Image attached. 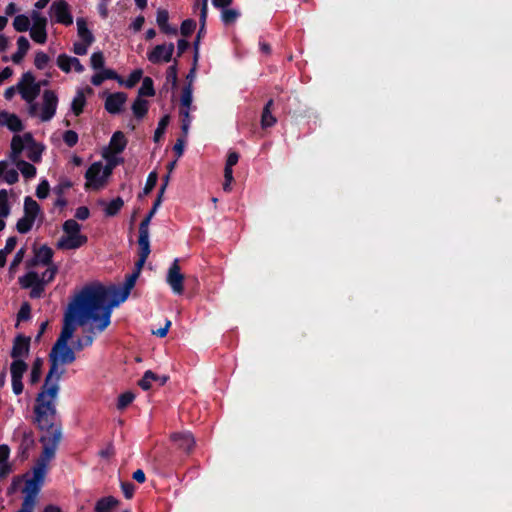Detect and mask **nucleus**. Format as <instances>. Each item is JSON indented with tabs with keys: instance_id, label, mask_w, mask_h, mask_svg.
Returning a JSON list of instances; mask_svg holds the SVG:
<instances>
[{
	"instance_id": "nucleus-1",
	"label": "nucleus",
	"mask_w": 512,
	"mask_h": 512,
	"mask_svg": "<svg viewBox=\"0 0 512 512\" xmlns=\"http://www.w3.org/2000/svg\"><path fill=\"white\" fill-rule=\"evenodd\" d=\"M126 299L116 286L88 285L81 289L64 314L60 335L49 354L50 369L46 377L60 382L65 372L63 366L76 360L75 349L69 346V341L77 325L91 324V332H103L111 323L113 309Z\"/></svg>"
},
{
	"instance_id": "nucleus-2",
	"label": "nucleus",
	"mask_w": 512,
	"mask_h": 512,
	"mask_svg": "<svg viewBox=\"0 0 512 512\" xmlns=\"http://www.w3.org/2000/svg\"><path fill=\"white\" fill-rule=\"evenodd\" d=\"M60 390L59 382L45 378L41 392L37 395L34 406L35 423L43 432L40 442L43 451L32 470V476L25 482V494L22 507L18 512H33L36 498L39 494L48 470L50 461L54 458L62 433L56 425V401Z\"/></svg>"
},
{
	"instance_id": "nucleus-3",
	"label": "nucleus",
	"mask_w": 512,
	"mask_h": 512,
	"mask_svg": "<svg viewBox=\"0 0 512 512\" xmlns=\"http://www.w3.org/2000/svg\"><path fill=\"white\" fill-rule=\"evenodd\" d=\"M162 196L158 195L156 201L153 204L152 209L147 214V216L142 220V222L139 225V238H138V244H139V258L135 264L134 271L127 275L125 278V281L122 286H119L118 288L123 291V297L128 298L130 295V292L132 288L134 287L136 280L138 279L140 272L151 252L150 250V241H149V225L151 222V219L153 218L154 214L156 213L158 207L161 204Z\"/></svg>"
},
{
	"instance_id": "nucleus-4",
	"label": "nucleus",
	"mask_w": 512,
	"mask_h": 512,
	"mask_svg": "<svg viewBox=\"0 0 512 512\" xmlns=\"http://www.w3.org/2000/svg\"><path fill=\"white\" fill-rule=\"evenodd\" d=\"M44 147L37 143L31 133L14 135L11 140V161L24 160L27 158L31 162L41 161Z\"/></svg>"
},
{
	"instance_id": "nucleus-5",
	"label": "nucleus",
	"mask_w": 512,
	"mask_h": 512,
	"mask_svg": "<svg viewBox=\"0 0 512 512\" xmlns=\"http://www.w3.org/2000/svg\"><path fill=\"white\" fill-rule=\"evenodd\" d=\"M58 107V96L53 90H45L41 101L27 105L29 116L39 119L41 122H49L56 114Z\"/></svg>"
},
{
	"instance_id": "nucleus-6",
	"label": "nucleus",
	"mask_w": 512,
	"mask_h": 512,
	"mask_svg": "<svg viewBox=\"0 0 512 512\" xmlns=\"http://www.w3.org/2000/svg\"><path fill=\"white\" fill-rule=\"evenodd\" d=\"M62 229L63 235L56 244L58 249L75 250L87 242V237L81 233V225L76 220H66Z\"/></svg>"
},
{
	"instance_id": "nucleus-7",
	"label": "nucleus",
	"mask_w": 512,
	"mask_h": 512,
	"mask_svg": "<svg viewBox=\"0 0 512 512\" xmlns=\"http://www.w3.org/2000/svg\"><path fill=\"white\" fill-rule=\"evenodd\" d=\"M111 175L103 162L92 163L85 173V189L92 191L104 189L108 185Z\"/></svg>"
},
{
	"instance_id": "nucleus-8",
	"label": "nucleus",
	"mask_w": 512,
	"mask_h": 512,
	"mask_svg": "<svg viewBox=\"0 0 512 512\" xmlns=\"http://www.w3.org/2000/svg\"><path fill=\"white\" fill-rule=\"evenodd\" d=\"M19 94L26 104L33 103L40 93V83L31 72L24 73L18 81Z\"/></svg>"
},
{
	"instance_id": "nucleus-9",
	"label": "nucleus",
	"mask_w": 512,
	"mask_h": 512,
	"mask_svg": "<svg viewBox=\"0 0 512 512\" xmlns=\"http://www.w3.org/2000/svg\"><path fill=\"white\" fill-rule=\"evenodd\" d=\"M49 14L53 22L69 26L73 23L70 7L65 0H55L50 8Z\"/></svg>"
},
{
	"instance_id": "nucleus-10",
	"label": "nucleus",
	"mask_w": 512,
	"mask_h": 512,
	"mask_svg": "<svg viewBox=\"0 0 512 512\" xmlns=\"http://www.w3.org/2000/svg\"><path fill=\"white\" fill-rule=\"evenodd\" d=\"M22 288H31L30 297L40 298L43 295L45 285L39 282V274L35 271H29L18 279Z\"/></svg>"
},
{
	"instance_id": "nucleus-11",
	"label": "nucleus",
	"mask_w": 512,
	"mask_h": 512,
	"mask_svg": "<svg viewBox=\"0 0 512 512\" xmlns=\"http://www.w3.org/2000/svg\"><path fill=\"white\" fill-rule=\"evenodd\" d=\"M174 50L173 43L159 44L147 53V59L152 64L168 63L172 60Z\"/></svg>"
},
{
	"instance_id": "nucleus-12",
	"label": "nucleus",
	"mask_w": 512,
	"mask_h": 512,
	"mask_svg": "<svg viewBox=\"0 0 512 512\" xmlns=\"http://www.w3.org/2000/svg\"><path fill=\"white\" fill-rule=\"evenodd\" d=\"M166 282L170 286L174 294L180 295L183 293L184 275L180 272L178 259H174L173 263L169 267Z\"/></svg>"
},
{
	"instance_id": "nucleus-13",
	"label": "nucleus",
	"mask_w": 512,
	"mask_h": 512,
	"mask_svg": "<svg viewBox=\"0 0 512 512\" xmlns=\"http://www.w3.org/2000/svg\"><path fill=\"white\" fill-rule=\"evenodd\" d=\"M27 371V364L23 360H13L10 366L12 389L16 395L23 392L22 377Z\"/></svg>"
},
{
	"instance_id": "nucleus-14",
	"label": "nucleus",
	"mask_w": 512,
	"mask_h": 512,
	"mask_svg": "<svg viewBox=\"0 0 512 512\" xmlns=\"http://www.w3.org/2000/svg\"><path fill=\"white\" fill-rule=\"evenodd\" d=\"M57 66L65 73H69L72 70L77 73L84 71V66L80 63L76 57L69 56L67 54H60L56 60Z\"/></svg>"
},
{
	"instance_id": "nucleus-15",
	"label": "nucleus",
	"mask_w": 512,
	"mask_h": 512,
	"mask_svg": "<svg viewBox=\"0 0 512 512\" xmlns=\"http://www.w3.org/2000/svg\"><path fill=\"white\" fill-rule=\"evenodd\" d=\"M126 100L127 95L123 92L108 94L105 100V109L110 114H118L121 112Z\"/></svg>"
},
{
	"instance_id": "nucleus-16",
	"label": "nucleus",
	"mask_w": 512,
	"mask_h": 512,
	"mask_svg": "<svg viewBox=\"0 0 512 512\" xmlns=\"http://www.w3.org/2000/svg\"><path fill=\"white\" fill-rule=\"evenodd\" d=\"M53 255H54V252L49 246L41 245L38 248H34L33 263L35 265H43V266L54 265L52 263Z\"/></svg>"
},
{
	"instance_id": "nucleus-17",
	"label": "nucleus",
	"mask_w": 512,
	"mask_h": 512,
	"mask_svg": "<svg viewBox=\"0 0 512 512\" xmlns=\"http://www.w3.org/2000/svg\"><path fill=\"white\" fill-rule=\"evenodd\" d=\"M19 179L17 169H15L8 161H0V180L12 185Z\"/></svg>"
},
{
	"instance_id": "nucleus-18",
	"label": "nucleus",
	"mask_w": 512,
	"mask_h": 512,
	"mask_svg": "<svg viewBox=\"0 0 512 512\" xmlns=\"http://www.w3.org/2000/svg\"><path fill=\"white\" fill-rule=\"evenodd\" d=\"M86 93L91 94L92 89L90 87L78 89L71 102V111L75 116H79L83 112L86 105Z\"/></svg>"
},
{
	"instance_id": "nucleus-19",
	"label": "nucleus",
	"mask_w": 512,
	"mask_h": 512,
	"mask_svg": "<svg viewBox=\"0 0 512 512\" xmlns=\"http://www.w3.org/2000/svg\"><path fill=\"white\" fill-rule=\"evenodd\" d=\"M0 125L6 126L13 132H18L23 129L21 119L17 115L6 111L0 112Z\"/></svg>"
},
{
	"instance_id": "nucleus-20",
	"label": "nucleus",
	"mask_w": 512,
	"mask_h": 512,
	"mask_svg": "<svg viewBox=\"0 0 512 512\" xmlns=\"http://www.w3.org/2000/svg\"><path fill=\"white\" fill-rule=\"evenodd\" d=\"M172 441L180 448L189 452L195 445V440L190 432L174 433L171 436Z\"/></svg>"
},
{
	"instance_id": "nucleus-21",
	"label": "nucleus",
	"mask_w": 512,
	"mask_h": 512,
	"mask_svg": "<svg viewBox=\"0 0 512 512\" xmlns=\"http://www.w3.org/2000/svg\"><path fill=\"white\" fill-rule=\"evenodd\" d=\"M15 436L21 437L19 445L20 453L26 457L27 451L34 445V437L30 430L19 428L15 432Z\"/></svg>"
},
{
	"instance_id": "nucleus-22",
	"label": "nucleus",
	"mask_w": 512,
	"mask_h": 512,
	"mask_svg": "<svg viewBox=\"0 0 512 512\" xmlns=\"http://www.w3.org/2000/svg\"><path fill=\"white\" fill-rule=\"evenodd\" d=\"M167 380V376H159L151 370H147L138 384L143 390H148L151 388L152 382H158L159 385H164Z\"/></svg>"
},
{
	"instance_id": "nucleus-23",
	"label": "nucleus",
	"mask_w": 512,
	"mask_h": 512,
	"mask_svg": "<svg viewBox=\"0 0 512 512\" xmlns=\"http://www.w3.org/2000/svg\"><path fill=\"white\" fill-rule=\"evenodd\" d=\"M29 352V339L24 337H17L15 339L11 356L14 360H21L20 358L27 355Z\"/></svg>"
},
{
	"instance_id": "nucleus-24",
	"label": "nucleus",
	"mask_w": 512,
	"mask_h": 512,
	"mask_svg": "<svg viewBox=\"0 0 512 512\" xmlns=\"http://www.w3.org/2000/svg\"><path fill=\"white\" fill-rule=\"evenodd\" d=\"M30 49V43L25 36H20L17 39V51L10 57L11 61L15 64L21 63L25 55Z\"/></svg>"
},
{
	"instance_id": "nucleus-25",
	"label": "nucleus",
	"mask_w": 512,
	"mask_h": 512,
	"mask_svg": "<svg viewBox=\"0 0 512 512\" xmlns=\"http://www.w3.org/2000/svg\"><path fill=\"white\" fill-rule=\"evenodd\" d=\"M107 79H113L116 80L118 83H122V78L111 69H103L102 71L94 74L91 78V83L94 86H99Z\"/></svg>"
},
{
	"instance_id": "nucleus-26",
	"label": "nucleus",
	"mask_w": 512,
	"mask_h": 512,
	"mask_svg": "<svg viewBox=\"0 0 512 512\" xmlns=\"http://www.w3.org/2000/svg\"><path fill=\"white\" fill-rule=\"evenodd\" d=\"M126 145L127 140L125 135L121 131H117L112 135L109 146L104 150H111L115 153H121L125 149Z\"/></svg>"
},
{
	"instance_id": "nucleus-27",
	"label": "nucleus",
	"mask_w": 512,
	"mask_h": 512,
	"mask_svg": "<svg viewBox=\"0 0 512 512\" xmlns=\"http://www.w3.org/2000/svg\"><path fill=\"white\" fill-rule=\"evenodd\" d=\"M119 501L113 496H107L99 499L95 504V512H112Z\"/></svg>"
},
{
	"instance_id": "nucleus-28",
	"label": "nucleus",
	"mask_w": 512,
	"mask_h": 512,
	"mask_svg": "<svg viewBox=\"0 0 512 512\" xmlns=\"http://www.w3.org/2000/svg\"><path fill=\"white\" fill-rule=\"evenodd\" d=\"M119 153L112 152L111 150H103L102 156L106 160L104 166L112 174L114 168L123 163L124 159L118 156Z\"/></svg>"
},
{
	"instance_id": "nucleus-29",
	"label": "nucleus",
	"mask_w": 512,
	"mask_h": 512,
	"mask_svg": "<svg viewBox=\"0 0 512 512\" xmlns=\"http://www.w3.org/2000/svg\"><path fill=\"white\" fill-rule=\"evenodd\" d=\"M10 455V449L8 445L2 444L0 445V477L4 478L7 476L10 471V465L8 463V458Z\"/></svg>"
},
{
	"instance_id": "nucleus-30",
	"label": "nucleus",
	"mask_w": 512,
	"mask_h": 512,
	"mask_svg": "<svg viewBox=\"0 0 512 512\" xmlns=\"http://www.w3.org/2000/svg\"><path fill=\"white\" fill-rule=\"evenodd\" d=\"M272 106L273 100L270 99L263 108V112L261 115V127L264 129L272 127L277 122L276 117L273 116L271 112Z\"/></svg>"
},
{
	"instance_id": "nucleus-31",
	"label": "nucleus",
	"mask_w": 512,
	"mask_h": 512,
	"mask_svg": "<svg viewBox=\"0 0 512 512\" xmlns=\"http://www.w3.org/2000/svg\"><path fill=\"white\" fill-rule=\"evenodd\" d=\"M31 39L37 44H45L47 41V25L31 26L29 29Z\"/></svg>"
},
{
	"instance_id": "nucleus-32",
	"label": "nucleus",
	"mask_w": 512,
	"mask_h": 512,
	"mask_svg": "<svg viewBox=\"0 0 512 512\" xmlns=\"http://www.w3.org/2000/svg\"><path fill=\"white\" fill-rule=\"evenodd\" d=\"M76 25H77V33H78L79 38L82 41L92 44L94 41V36L91 33V31L88 29L86 21L83 18H78L76 20Z\"/></svg>"
},
{
	"instance_id": "nucleus-33",
	"label": "nucleus",
	"mask_w": 512,
	"mask_h": 512,
	"mask_svg": "<svg viewBox=\"0 0 512 512\" xmlns=\"http://www.w3.org/2000/svg\"><path fill=\"white\" fill-rule=\"evenodd\" d=\"M16 166L17 170H19L23 177L30 179L35 177L36 168L31 163L26 162L25 160L12 161Z\"/></svg>"
},
{
	"instance_id": "nucleus-34",
	"label": "nucleus",
	"mask_w": 512,
	"mask_h": 512,
	"mask_svg": "<svg viewBox=\"0 0 512 512\" xmlns=\"http://www.w3.org/2000/svg\"><path fill=\"white\" fill-rule=\"evenodd\" d=\"M88 325L90 326L89 333L87 335H84L81 338H78L74 342L73 347H74L75 351H81L84 348L89 347L93 344V342H94L93 334L98 333V332L97 331L91 332V324H88Z\"/></svg>"
},
{
	"instance_id": "nucleus-35",
	"label": "nucleus",
	"mask_w": 512,
	"mask_h": 512,
	"mask_svg": "<svg viewBox=\"0 0 512 512\" xmlns=\"http://www.w3.org/2000/svg\"><path fill=\"white\" fill-rule=\"evenodd\" d=\"M13 27L17 32H26L31 28L30 18L27 15H17L13 20Z\"/></svg>"
},
{
	"instance_id": "nucleus-36",
	"label": "nucleus",
	"mask_w": 512,
	"mask_h": 512,
	"mask_svg": "<svg viewBox=\"0 0 512 512\" xmlns=\"http://www.w3.org/2000/svg\"><path fill=\"white\" fill-rule=\"evenodd\" d=\"M39 212L40 207L38 203L31 197H26L24 200V214L36 219Z\"/></svg>"
},
{
	"instance_id": "nucleus-37",
	"label": "nucleus",
	"mask_w": 512,
	"mask_h": 512,
	"mask_svg": "<svg viewBox=\"0 0 512 512\" xmlns=\"http://www.w3.org/2000/svg\"><path fill=\"white\" fill-rule=\"evenodd\" d=\"M102 204L105 205V214L107 216H114L121 210L124 205V201L121 197H117L109 203L103 202Z\"/></svg>"
},
{
	"instance_id": "nucleus-38",
	"label": "nucleus",
	"mask_w": 512,
	"mask_h": 512,
	"mask_svg": "<svg viewBox=\"0 0 512 512\" xmlns=\"http://www.w3.org/2000/svg\"><path fill=\"white\" fill-rule=\"evenodd\" d=\"M10 214L9 192L6 189L0 190V218H6Z\"/></svg>"
},
{
	"instance_id": "nucleus-39",
	"label": "nucleus",
	"mask_w": 512,
	"mask_h": 512,
	"mask_svg": "<svg viewBox=\"0 0 512 512\" xmlns=\"http://www.w3.org/2000/svg\"><path fill=\"white\" fill-rule=\"evenodd\" d=\"M132 111L137 118L144 117L148 111V102L138 97L132 105Z\"/></svg>"
},
{
	"instance_id": "nucleus-40",
	"label": "nucleus",
	"mask_w": 512,
	"mask_h": 512,
	"mask_svg": "<svg viewBox=\"0 0 512 512\" xmlns=\"http://www.w3.org/2000/svg\"><path fill=\"white\" fill-rule=\"evenodd\" d=\"M193 101V95H192V86L188 84L184 87L180 99V103L182 106L181 110H188L190 109Z\"/></svg>"
},
{
	"instance_id": "nucleus-41",
	"label": "nucleus",
	"mask_w": 512,
	"mask_h": 512,
	"mask_svg": "<svg viewBox=\"0 0 512 512\" xmlns=\"http://www.w3.org/2000/svg\"><path fill=\"white\" fill-rule=\"evenodd\" d=\"M36 219L24 214L17 222L16 228L19 233L25 234L29 232Z\"/></svg>"
},
{
	"instance_id": "nucleus-42",
	"label": "nucleus",
	"mask_w": 512,
	"mask_h": 512,
	"mask_svg": "<svg viewBox=\"0 0 512 512\" xmlns=\"http://www.w3.org/2000/svg\"><path fill=\"white\" fill-rule=\"evenodd\" d=\"M42 365H43V360L40 359V358H37L33 365H32V369H31V373H30V383L31 384H36L39 382L40 378H41V374H42Z\"/></svg>"
},
{
	"instance_id": "nucleus-43",
	"label": "nucleus",
	"mask_w": 512,
	"mask_h": 512,
	"mask_svg": "<svg viewBox=\"0 0 512 512\" xmlns=\"http://www.w3.org/2000/svg\"><path fill=\"white\" fill-rule=\"evenodd\" d=\"M155 95V89L153 85V80L150 77H145L142 81V85L139 89V96H149L152 97Z\"/></svg>"
},
{
	"instance_id": "nucleus-44",
	"label": "nucleus",
	"mask_w": 512,
	"mask_h": 512,
	"mask_svg": "<svg viewBox=\"0 0 512 512\" xmlns=\"http://www.w3.org/2000/svg\"><path fill=\"white\" fill-rule=\"evenodd\" d=\"M143 72L141 69H136L128 76L126 80L122 79V83L120 85H124L127 88L134 87L142 78Z\"/></svg>"
},
{
	"instance_id": "nucleus-45",
	"label": "nucleus",
	"mask_w": 512,
	"mask_h": 512,
	"mask_svg": "<svg viewBox=\"0 0 512 512\" xmlns=\"http://www.w3.org/2000/svg\"><path fill=\"white\" fill-rule=\"evenodd\" d=\"M47 267L48 268L46 269V271H44L42 275H39V282H41L44 285L53 281L58 272V267L56 265H49Z\"/></svg>"
},
{
	"instance_id": "nucleus-46",
	"label": "nucleus",
	"mask_w": 512,
	"mask_h": 512,
	"mask_svg": "<svg viewBox=\"0 0 512 512\" xmlns=\"http://www.w3.org/2000/svg\"><path fill=\"white\" fill-rule=\"evenodd\" d=\"M240 13L236 9L224 8L221 12V20L224 24H232L239 17Z\"/></svg>"
},
{
	"instance_id": "nucleus-47",
	"label": "nucleus",
	"mask_w": 512,
	"mask_h": 512,
	"mask_svg": "<svg viewBox=\"0 0 512 512\" xmlns=\"http://www.w3.org/2000/svg\"><path fill=\"white\" fill-rule=\"evenodd\" d=\"M170 122V117L169 115H165L163 116L160 121L158 122V126L155 130V133H154V141L155 142H159L160 139L162 138V136L164 135L165 133V130L168 126Z\"/></svg>"
},
{
	"instance_id": "nucleus-48",
	"label": "nucleus",
	"mask_w": 512,
	"mask_h": 512,
	"mask_svg": "<svg viewBox=\"0 0 512 512\" xmlns=\"http://www.w3.org/2000/svg\"><path fill=\"white\" fill-rule=\"evenodd\" d=\"M30 23L32 22L31 26H37V25H48V19L46 16H44L39 10L33 9L30 14Z\"/></svg>"
},
{
	"instance_id": "nucleus-49",
	"label": "nucleus",
	"mask_w": 512,
	"mask_h": 512,
	"mask_svg": "<svg viewBox=\"0 0 512 512\" xmlns=\"http://www.w3.org/2000/svg\"><path fill=\"white\" fill-rule=\"evenodd\" d=\"M48 62H49V57L46 53H44L42 51H38L35 54L34 65L36 66L37 69H40V70L45 69Z\"/></svg>"
},
{
	"instance_id": "nucleus-50",
	"label": "nucleus",
	"mask_w": 512,
	"mask_h": 512,
	"mask_svg": "<svg viewBox=\"0 0 512 512\" xmlns=\"http://www.w3.org/2000/svg\"><path fill=\"white\" fill-rule=\"evenodd\" d=\"M91 67L94 70L102 69L104 67V56L103 53L98 51L94 52L90 58Z\"/></svg>"
},
{
	"instance_id": "nucleus-51",
	"label": "nucleus",
	"mask_w": 512,
	"mask_h": 512,
	"mask_svg": "<svg viewBox=\"0 0 512 512\" xmlns=\"http://www.w3.org/2000/svg\"><path fill=\"white\" fill-rule=\"evenodd\" d=\"M134 398H135V396L131 392H125V393L121 394L118 398V403H117L118 409L122 410V409L126 408L129 404L132 403Z\"/></svg>"
},
{
	"instance_id": "nucleus-52",
	"label": "nucleus",
	"mask_w": 512,
	"mask_h": 512,
	"mask_svg": "<svg viewBox=\"0 0 512 512\" xmlns=\"http://www.w3.org/2000/svg\"><path fill=\"white\" fill-rule=\"evenodd\" d=\"M180 116L182 118V120H181V122H182L181 129H182V132H183L184 136L186 137L188 132H189V128H190V124H191V117H190V114H189L188 110H181L180 111Z\"/></svg>"
},
{
	"instance_id": "nucleus-53",
	"label": "nucleus",
	"mask_w": 512,
	"mask_h": 512,
	"mask_svg": "<svg viewBox=\"0 0 512 512\" xmlns=\"http://www.w3.org/2000/svg\"><path fill=\"white\" fill-rule=\"evenodd\" d=\"M157 179V173L154 171L148 175L145 187L143 189V194L147 195L153 190L157 183Z\"/></svg>"
},
{
	"instance_id": "nucleus-54",
	"label": "nucleus",
	"mask_w": 512,
	"mask_h": 512,
	"mask_svg": "<svg viewBox=\"0 0 512 512\" xmlns=\"http://www.w3.org/2000/svg\"><path fill=\"white\" fill-rule=\"evenodd\" d=\"M49 189H50V186H49L48 181L42 180L37 186L36 196L39 199H45L49 194Z\"/></svg>"
},
{
	"instance_id": "nucleus-55",
	"label": "nucleus",
	"mask_w": 512,
	"mask_h": 512,
	"mask_svg": "<svg viewBox=\"0 0 512 512\" xmlns=\"http://www.w3.org/2000/svg\"><path fill=\"white\" fill-rule=\"evenodd\" d=\"M196 23L192 19L184 20L181 24V34L184 36H189L195 29Z\"/></svg>"
},
{
	"instance_id": "nucleus-56",
	"label": "nucleus",
	"mask_w": 512,
	"mask_h": 512,
	"mask_svg": "<svg viewBox=\"0 0 512 512\" xmlns=\"http://www.w3.org/2000/svg\"><path fill=\"white\" fill-rule=\"evenodd\" d=\"M63 140L69 147H73L78 142V134L73 130H67L63 135Z\"/></svg>"
},
{
	"instance_id": "nucleus-57",
	"label": "nucleus",
	"mask_w": 512,
	"mask_h": 512,
	"mask_svg": "<svg viewBox=\"0 0 512 512\" xmlns=\"http://www.w3.org/2000/svg\"><path fill=\"white\" fill-rule=\"evenodd\" d=\"M24 256H25V249L24 248H21L20 250H18L16 252L12 262L10 263L9 269H10L11 272H13L16 269V267L23 261Z\"/></svg>"
},
{
	"instance_id": "nucleus-58",
	"label": "nucleus",
	"mask_w": 512,
	"mask_h": 512,
	"mask_svg": "<svg viewBox=\"0 0 512 512\" xmlns=\"http://www.w3.org/2000/svg\"><path fill=\"white\" fill-rule=\"evenodd\" d=\"M194 49H195V55H194V65L193 67L191 68V70L189 71L188 75H187V80L189 81V84L192 86V82L195 78V74H196V63H197V60H198V41H195L194 42Z\"/></svg>"
},
{
	"instance_id": "nucleus-59",
	"label": "nucleus",
	"mask_w": 512,
	"mask_h": 512,
	"mask_svg": "<svg viewBox=\"0 0 512 512\" xmlns=\"http://www.w3.org/2000/svg\"><path fill=\"white\" fill-rule=\"evenodd\" d=\"M91 45V43H87L85 41L76 42L73 45V52L76 55H85L88 51V47Z\"/></svg>"
},
{
	"instance_id": "nucleus-60",
	"label": "nucleus",
	"mask_w": 512,
	"mask_h": 512,
	"mask_svg": "<svg viewBox=\"0 0 512 512\" xmlns=\"http://www.w3.org/2000/svg\"><path fill=\"white\" fill-rule=\"evenodd\" d=\"M168 20H169L168 11L164 10V9H159L157 11V15H156V22H157L159 28L162 27L163 25H166V23H168Z\"/></svg>"
},
{
	"instance_id": "nucleus-61",
	"label": "nucleus",
	"mask_w": 512,
	"mask_h": 512,
	"mask_svg": "<svg viewBox=\"0 0 512 512\" xmlns=\"http://www.w3.org/2000/svg\"><path fill=\"white\" fill-rule=\"evenodd\" d=\"M239 160V155L236 152H230L227 157L226 165L224 171H233L232 167L237 164Z\"/></svg>"
},
{
	"instance_id": "nucleus-62",
	"label": "nucleus",
	"mask_w": 512,
	"mask_h": 512,
	"mask_svg": "<svg viewBox=\"0 0 512 512\" xmlns=\"http://www.w3.org/2000/svg\"><path fill=\"white\" fill-rule=\"evenodd\" d=\"M224 178H225V181L223 183V190L225 192H230L231 191V184L233 182V171H224Z\"/></svg>"
},
{
	"instance_id": "nucleus-63",
	"label": "nucleus",
	"mask_w": 512,
	"mask_h": 512,
	"mask_svg": "<svg viewBox=\"0 0 512 512\" xmlns=\"http://www.w3.org/2000/svg\"><path fill=\"white\" fill-rule=\"evenodd\" d=\"M166 74H167L166 75L167 80L171 81L172 84L175 86L177 83V67H176V65L174 64V65H171L170 67H168Z\"/></svg>"
},
{
	"instance_id": "nucleus-64",
	"label": "nucleus",
	"mask_w": 512,
	"mask_h": 512,
	"mask_svg": "<svg viewBox=\"0 0 512 512\" xmlns=\"http://www.w3.org/2000/svg\"><path fill=\"white\" fill-rule=\"evenodd\" d=\"M89 215V209L85 206H81L76 209L75 217L79 220H86Z\"/></svg>"
}]
</instances>
